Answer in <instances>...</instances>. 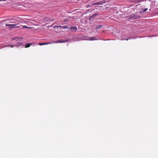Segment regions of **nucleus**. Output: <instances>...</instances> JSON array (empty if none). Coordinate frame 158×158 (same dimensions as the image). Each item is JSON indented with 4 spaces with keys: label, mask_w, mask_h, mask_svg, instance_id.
Segmentation results:
<instances>
[{
    "label": "nucleus",
    "mask_w": 158,
    "mask_h": 158,
    "mask_svg": "<svg viewBox=\"0 0 158 158\" xmlns=\"http://www.w3.org/2000/svg\"><path fill=\"white\" fill-rule=\"evenodd\" d=\"M90 6H91L90 5H87L86 6V7L87 8H88L89 7H90Z\"/></svg>",
    "instance_id": "6ab92c4d"
},
{
    "label": "nucleus",
    "mask_w": 158,
    "mask_h": 158,
    "mask_svg": "<svg viewBox=\"0 0 158 158\" xmlns=\"http://www.w3.org/2000/svg\"><path fill=\"white\" fill-rule=\"evenodd\" d=\"M148 10V8H145L143 11V12H146Z\"/></svg>",
    "instance_id": "a211bd4d"
},
{
    "label": "nucleus",
    "mask_w": 158,
    "mask_h": 158,
    "mask_svg": "<svg viewBox=\"0 0 158 158\" xmlns=\"http://www.w3.org/2000/svg\"><path fill=\"white\" fill-rule=\"evenodd\" d=\"M32 44V43H28L25 45H26V46L25 47L26 48L29 47Z\"/></svg>",
    "instance_id": "1a4fd4ad"
},
{
    "label": "nucleus",
    "mask_w": 158,
    "mask_h": 158,
    "mask_svg": "<svg viewBox=\"0 0 158 158\" xmlns=\"http://www.w3.org/2000/svg\"><path fill=\"white\" fill-rule=\"evenodd\" d=\"M11 19H5V21H9Z\"/></svg>",
    "instance_id": "dca6fc26"
},
{
    "label": "nucleus",
    "mask_w": 158,
    "mask_h": 158,
    "mask_svg": "<svg viewBox=\"0 0 158 158\" xmlns=\"http://www.w3.org/2000/svg\"><path fill=\"white\" fill-rule=\"evenodd\" d=\"M91 39H92V40H94V38H93H93H92Z\"/></svg>",
    "instance_id": "412c9836"
},
{
    "label": "nucleus",
    "mask_w": 158,
    "mask_h": 158,
    "mask_svg": "<svg viewBox=\"0 0 158 158\" xmlns=\"http://www.w3.org/2000/svg\"><path fill=\"white\" fill-rule=\"evenodd\" d=\"M23 27L24 28H30V27H27V26H23Z\"/></svg>",
    "instance_id": "f3484780"
},
{
    "label": "nucleus",
    "mask_w": 158,
    "mask_h": 158,
    "mask_svg": "<svg viewBox=\"0 0 158 158\" xmlns=\"http://www.w3.org/2000/svg\"><path fill=\"white\" fill-rule=\"evenodd\" d=\"M14 46H13L11 44H8L6 46V47H11V48L13 47Z\"/></svg>",
    "instance_id": "9b49d317"
},
{
    "label": "nucleus",
    "mask_w": 158,
    "mask_h": 158,
    "mask_svg": "<svg viewBox=\"0 0 158 158\" xmlns=\"http://www.w3.org/2000/svg\"><path fill=\"white\" fill-rule=\"evenodd\" d=\"M92 5H97V2L93 3L91 4Z\"/></svg>",
    "instance_id": "4468645a"
},
{
    "label": "nucleus",
    "mask_w": 158,
    "mask_h": 158,
    "mask_svg": "<svg viewBox=\"0 0 158 158\" xmlns=\"http://www.w3.org/2000/svg\"><path fill=\"white\" fill-rule=\"evenodd\" d=\"M19 45H22L23 44V43L22 42H20L19 43Z\"/></svg>",
    "instance_id": "aec40b11"
},
{
    "label": "nucleus",
    "mask_w": 158,
    "mask_h": 158,
    "mask_svg": "<svg viewBox=\"0 0 158 158\" xmlns=\"http://www.w3.org/2000/svg\"><path fill=\"white\" fill-rule=\"evenodd\" d=\"M106 3V1L105 0H103L102 1H101L100 2H97V5H100L103 4H105Z\"/></svg>",
    "instance_id": "20e7f679"
},
{
    "label": "nucleus",
    "mask_w": 158,
    "mask_h": 158,
    "mask_svg": "<svg viewBox=\"0 0 158 158\" xmlns=\"http://www.w3.org/2000/svg\"><path fill=\"white\" fill-rule=\"evenodd\" d=\"M130 19H136L138 18L137 15H135L134 14H133L131 15V16L130 17Z\"/></svg>",
    "instance_id": "39448f33"
},
{
    "label": "nucleus",
    "mask_w": 158,
    "mask_h": 158,
    "mask_svg": "<svg viewBox=\"0 0 158 158\" xmlns=\"http://www.w3.org/2000/svg\"><path fill=\"white\" fill-rule=\"evenodd\" d=\"M49 44V43H39L38 44L39 45H47Z\"/></svg>",
    "instance_id": "9d476101"
},
{
    "label": "nucleus",
    "mask_w": 158,
    "mask_h": 158,
    "mask_svg": "<svg viewBox=\"0 0 158 158\" xmlns=\"http://www.w3.org/2000/svg\"><path fill=\"white\" fill-rule=\"evenodd\" d=\"M68 20L67 19H64L63 21L64 22H67L68 21Z\"/></svg>",
    "instance_id": "2eb2a0df"
},
{
    "label": "nucleus",
    "mask_w": 158,
    "mask_h": 158,
    "mask_svg": "<svg viewBox=\"0 0 158 158\" xmlns=\"http://www.w3.org/2000/svg\"><path fill=\"white\" fill-rule=\"evenodd\" d=\"M71 29L73 31H76L77 30V28L76 27H71Z\"/></svg>",
    "instance_id": "0eeeda50"
},
{
    "label": "nucleus",
    "mask_w": 158,
    "mask_h": 158,
    "mask_svg": "<svg viewBox=\"0 0 158 158\" xmlns=\"http://www.w3.org/2000/svg\"><path fill=\"white\" fill-rule=\"evenodd\" d=\"M62 27V26H55L54 27V28H55V27H57V28H59V27Z\"/></svg>",
    "instance_id": "ddd939ff"
},
{
    "label": "nucleus",
    "mask_w": 158,
    "mask_h": 158,
    "mask_svg": "<svg viewBox=\"0 0 158 158\" xmlns=\"http://www.w3.org/2000/svg\"><path fill=\"white\" fill-rule=\"evenodd\" d=\"M103 27V26L102 25H99L98 26H97L95 27V30H98L100 28H101L102 27Z\"/></svg>",
    "instance_id": "6e6552de"
},
{
    "label": "nucleus",
    "mask_w": 158,
    "mask_h": 158,
    "mask_svg": "<svg viewBox=\"0 0 158 158\" xmlns=\"http://www.w3.org/2000/svg\"><path fill=\"white\" fill-rule=\"evenodd\" d=\"M45 20L47 22H53L55 20L54 19H51L50 18H47L45 19Z\"/></svg>",
    "instance_id": "423d86ee"
},
{
    "label": "nucleus",
    "mask_w": 158,
    "mask_h": 158,
    "mask_svg": "<svg viewBox=\"0 0 158 158\" xmlns=\"http://www.w3.org/2000/svg\"><path fill=\"white\" fill-rule=\"evenodd\" d=\"M2 1V0H0V1Z\"/></svg>",
    "instance_id": "4be33fe9"
},
{
    "label": "nucleus",
    "mask_w": 158,
    "mask_h": 158,
    "mask_svg": "<svg viewBox=\"0 0 158 158\" xmlns=\"http://www.w3.org/2000/svg\"><path fill=\"white\" fill-rule=\"evenodd\" d=\"M66 42V40H54L53 41L52 43H64Z\"/></svg>",
    "instance_id": "f257e3e1"
},
{
    "label": "nucleus",
    "mask_w": 158,
    "mask_h": 158,
    "mask_svg": "<svg viewBox=\"0 0 158 158\" xmlns=\"http://www.w3.org/2000/svg\"><path fill=\"white\" fill-rule=\"evenodd\" d=\"M98 15V13H95L94 14V15H92L91 16L89 17V20H92L93 19V18L96 17V16H97Z\"/></svg>",
    "instance_id": "f03ea898"
},
{
    "label": "nucleus",
    "mask_w": 158,
    "mask_h": 158,
    "mask_svg": "<svg viewBox=\"0 0 158 158\" xmlns=\"http://www.w3.org/2000/svg\"><path fill=\"white\" fill-rule=\"evenodd\" d=\"M16 25V24H6V27H10L11 28H14L15 27V26Z\"/></svg>",
    "instance_id": "7ed1b4c3"
},
{
    "label": "nucleus",
    "mask_w": 158,
    "mask_h": 158,
    "mask_svg": "<svg viewBox=\"0 0 158 158\" xmlns=\"http://www.w3.org/2000/svg\"><path fill=\"white\" fill-rule=\"evenodd\" d=\"M61 28H63L64 29H67L68 28V26H62Z\"/></svg>",
    "instance_id": "f8f14e48"
}]
</instances>
